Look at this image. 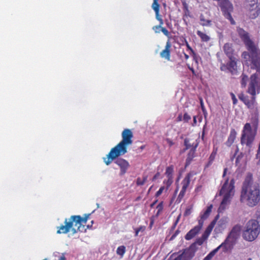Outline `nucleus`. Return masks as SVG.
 I'll list each match as a JSON object with an SVG mask.
<instances>
[{
  "label": "nucleus",
  "instance_id": "16",
  "mask_svg": "<svg viewBox=\"0 0 260 260\" xmlns=\"http://www.w3.org/2000/svg\"><path fill=\"white\" fill-rule=\"evenodd\" d=\"M213 208V205L211 204L208 206L206 209V210L203 212V213H201L200 214V219L198 220V223H202V225L203 226L204 222L205 220L207 219L210 216L212 209Z\"/></svg>",
  "mask_w": 260,
  "mask_h": 260
},
{
  "label": "nucleus",
  "instance_id": "53",
  "mask_svg": "<svg viewBox=\"0 0 260 260\" xmlns=\"http://www.w3.org/2000/svg\"><path fill=\"white\" fill-rule=\"evenodd\" d=\"M197 116H194L193 117V123L192 124V125L193 126H194L197 125Z\"/></svg>",
  "mask_w": 260,
  "mask_h": 260
},
{
  "label": "nucleus",
  "instance_id": "3",
  "mask_svg": "<svg viewBox=\"0 0 260 260\" xmlns=\"http://www.w3.org/2000/svg\"><path fill=\"white\" fill-rule=\"evenodd\" d=\"M122 140L112 148L106 157L103 158L104 162L109 165L116 157L124 155L127 153V147L133 143V134L129 129H124L121 134Z\"/></svg>",
  "mask_w": 260,
  "mask_h": 260
},
{
  "label": "nucleus",
  "instance_id": "20",
  "mask_svg": "<svg viewBox=\"0 0 260 260\" xmlns=\"http://www.w3.org/2000/svg\"><path fill=\"white\" fill-rule=\"evenodd\" d=\"M230 239V238L227 237L224 241L215 249H217L218 251L220 249H221L222 252H226L230 247V245L229 244Z\"/></svg>",
  "mask_w": 260,
  "mask_h": 260
},
{
  "label": "nucleus",
  "instance_id": "29",
  "mask_svg": "<svg viewBox=\"0 0 260 260\" xmlns=\"http://www.w3.org/2000/svg\"><path fill=\"white\" fill-rule=\"evenodd\" d=\"M217 252V249L213 250L203 259V260H211Z\"/></svg>",
  "mask_w": 260,
  "mask_h": 260
},
{
  "label": "nucleus",
  "instance_id": "60",
  "mask_svg": "<svg viewBox=\"0 0 260 260\" xmlns=\"http://www.w3.org/2000/svg\"><path fill=\"white\" fill-rule=\"evenodd\" d=\"M227 171H228V168H224V170H223V173L222 175L223 177H224L225 176Z\"/></svg>",
  "mask_w": 260,
  "mask_h": 260
},
{
  "label": "nucleus",
  "instance_id": "6",
  "mask_svg": "<svg viewBox=\"0 0 260 260\" xmlns=\"http://www.w3.org/2000/svg\"><path fill=\"white\" fill-rule=\"evenodd\" d=\"M258 124V119L255 116L251 119V123H246L242 131L240 142L242 145L252 147L254 141Z\"/></svg>",
  "mask_w": 260,
  "mask_h": 260
},
{
  "label": "nucleus",
  "instance_id": "7",
  "mask_svg": "<svg viewBox=\"0 0 260 260\" xmlns=\"http://www.w3.org/2000/svg\"><path fill=\"white\" fill-rule=\"evenodd\" d=\"M229 178H226L219 191V196H223V197L218 210L219 212H222L226 209L234 195L235 180L232 179L230 182H229Z\"/></svg>",
  "mask_w": 260,
  "mask_h": 260
},
{
  "label": "nucleus",
  "instance_id": "19",
  "mask_svg": "<svg viewBox=\"0 0 260 260\" xmlns=\"http://www.w3.org/2000/svg\"><path fill=\"white\" fill-rule=\"evenodd\" d=\"M182 5H183V10H184V12L182 19H183V20L184 23L185 24V25L188 26V22L187 20V19L188 17L190 16V12L188 9V5L185 2H183L182 3Z\"/></svg>",
  "mask_w": 260,
  "mask_h": 260
},
{
  "label": "nucleus",
  "instance_id": "45",
  "mask_svg": "<svg viewBox=\"0 0 260 260\" xmlns=\"http://www.w3.org/2000/svg\"><path fill=\"white\" fill-rule=\"evenodd\" d=\"M218 215H217L214 220H213L211 223L209 224V226L212 229H213L216 223V221H217V220L218 219Z\"/></svg>",
  "mask_w": 260,
  "mask_h": 260
},
{
  "label": "nucleus",
  "instance_id": "41",
  "mask_svg": "<svg viewBox=\"0 0 260 260\" xmlns=\"http://www.w3.org/2000/svg\"><path fill=\"white\" fill-rule=\"evenodd\" d=\"M190 119V116L187 113H185L183 115V120L185 122H188Z\"/></svg>",
  "mask_w": 260,
  "mask_h": 260
},
{
  "label": "nucleus",
  "instance_id": "55",
  "mask_svg": "<svg viewBox=\"0 0 260 260\" xmlns=\"http://www.w3.org/2000/svg\"><path fill=\"white\" fill-rule=\"evenodd\" d=\"M209 236V235L204 232V233L203 234V235L202 236V237L203 239H204L205 240H206L208 239Z\"/></svg>",
  "mask_w": 260,
  "mask_h": 260
},
{
  "label": "nucleus",
  "instance_id": "58",
  "mask_svg": "<svg viewBox=\"0 0 260 260\" xmlns=\"http://www.w3.org/2000/svg\"><path fill=\"white\" fill-rule=\"evenodd\" d=\"M177 121H181L183 120L182 114H180L178 115V116L177 118Z\"/></svg>",
  "mask_w": 260,
  "mask_h": 260
},
{
  "label": "nucleus",
  "instance_id": "57",
  "mask_svg": "<svg viewBox=\"0 0 260 260\" xmlns=\"http://www.w3.org/2000/svg\"><path fill=\"white\" fill-rule=\"evenodd\" d=\"M256 158L257 159H259V160H260V148H258L257 153L256 154Z\"/></svg>",
  "mask_w": 260,
  "mask_h": 260
},
{
  "label": "nucleus",
  "instance_id": "8",
  "mask_svg": "<svg viewBox=\"0 0 260 260\" xmlns=\"http://www.w3.org/2000/svg\"><path fill=\"white\" fill-rule=\"evenodd\" d=\"M260 232L258 222L254 219L250 220L246 224V230L243 232V238L249 241H252L258 236Z\"/></svg>",
  "mask_w": 260,
  "mask_h": 260
},
{
  "label": "nucleus",
  "instance_id": "44",
  "mask_svg": "<svg viewBox=\"0 0 260 260\" xmlns=\"http://www.w3.org/2000/svg\"><path fill=\"white\" fill-rule=\"evenodd\" d=\"M218 215H217L214 220H213L211 223L209 224V226L212 229H213L216 223V221H217V220L218 219Z\"/></svg>",
  "mask_w": 260,
  "mask_h": 260
},
{
  "label": "nucleus",
  "instance_id": "24",
  "mask_svg": "<svg viewBox=\"0 0 260 260\" xmlns=\"http://www.w3.org/2000/svg\"><path fill=\"white\" fill-rule=\"evenodd\" d=\"M194 150H190L188 154L187 157L186 159L185 166H187L190 164V162L192 160V158L194 157Z\"/></svg>",
  "mask_w": 260,
  "mask_h": 260
},
{
  "label": "nucleus",
  "instance_id": "59",
  "mask_svg": "<svg viewBox=\"0 0 260 260\" xmlns=\"http://www.w3.org/2000/svg\"><path fill=\"white\" fill-rule=\"evenodd\" d=\"M58 260H66V258L64 254H62L61 256L58 258Z\"/></svg>",
  "mask_w": 260,
  "mask_h": 260
},
{
  "label": "nucleus",
  "instance_id": "25",
  "mask_svg": "<svg viewBox=\"0 0 260 260\" xmlns=\"http://www.w3.org/2000/svg\"><path fill=\"white\" fill-rule=\"evenodd\" d=\"M174 172V166L173 165H171L166 168L165 175L167 177V178H173V174Z\"/></svg>",
  "mask_w": 260,
  "mask_h": 260
},
{
  "label": "nucleus",
  "instance_id": "64",
  "mask_svg": "<svg viewBox=\"0 0 260 260\" xmlns=\"http://www.w3.org/2000/svg\"><path fill=\"white\" fill-rule=\"evenodd\" d=\"M206 230L207 231L210 232V233H211L212 231L213 230V229H212L210 227H209V226H208Z\"/></svg>",
  "mask_w": 260,
  "mask_h": 260
},
{
  "label": "nucleus",
  "instance_id": "62",
  "mask_svg": "<svg viewBox=\"0 0 260 260\" xmlns=\"http://www.w3.org/2000/svg\"><path fill=\"white\" fill-rule=\"evenodd\" d=\"M158 200H155L151 205H150V207L151 208H153L155 205L156 204V203L157 202Z\"/></svg>",
  "mask_w": 260,
  "mask_h": 260
},
{
  "label": "nucleus",
  "instance_id": "37",
  "mask_svg": "<svg viewBox=\"0 0 260 260\" xmlns=\"http://www.w3.org/2000/svg\"><path fill=\"white\" fill-rule=\"evenodd\" d=\"M205 241L206 240L201 237V238L197 239L193 243H194L195 246H196L197 244L199 245H202Z\"/></svg>",
  "mask_w": 260,
  "mask_h": 260
},
{
  "label": "nucleus",
  "instance_id": "1",
  "mask_svg": "<svg viewBox=\"0 0 260 260\" xmlns=\"http://www.w3.org/2000/svg\"><path fill=\"white\" fill-rule=\"evenodd\" d=\"M237 31L247 50L241 55L244 63L260 73V49L250 39L248 32L239 27H237Z\"/></svg>",
  "mask_w": 260,
  "mask_h": 260
},
{
  "label": "nucleus",
  "instance_id": "22",
  "mask_svg": "<svg viewBox=\"0 0 260 260\" xmlns=\"http://www.w3.org/2000/svg\"><path fill=\"white\" fill-rule=\"evenodd\" d=\"M217 151H218V148L214 147L213 151L209 157L208 161L206 165V168L209 167L212 164L213 162L214 161V160L215 159L216 155L217 154Z\"/></svg>",
  "mask_w": 260,
  "mask_h": 260
},
{
  "label": "nucleus",
  "instance_id": "34",
  "mask_svg": "<svg viewBox=\"0 0 260 260\" xmlns=\"http://www.w3.org/2000/svg\"><path fill=\"white\" fill-rule=\"evenodd\" d=\"M162 25H160L159 23V25H155L153 27L152 29L156 34H159L161 31V28H162Z\"/></svg>",
  "mask_w": 260,
  "mask_h": 260
},
{
  "label": "nucleus",
  "instance_id": "9",
  "mask_svg": "<svg viewBox=\"0 0 260 260\" xmlns=\"http://www.w3.org/2000/svg\"><path fill=\"white\" fill-rule=\"evenodd\" d=\"M196 174L197 173L196 172L190 171L186 175L184 179L182 180L181 183V185L182 186L181 190L176 200V202L177 203H180L181 202L185 194L187 188L189 186L191 178Z\"/></svg>",
  "mask_w": 260,
  "mask_h": 260
},
{
  "label": "nucleus",
  "instance_id": "15",
  "mask_svg": "<svg viewBox=\"0 0 260 260\" xmlns=\"http://www.w3.org/2000/svg\"><path fill=\"white\" fill-rule=\"evenodd\" d=\"M171 44L169 40L166 43L165 48L160 53V56L161 58H165L169 61L171 59Z\"/></svg>",
  "mask_w": 260,
  "mask_h": 260
},
{
  "label": "nucleus",
  "instance_id": "36",
  "mask_svg": "<svg viewBox=\"0 0 260 260\" xmlns=\"http://www.w3.org/2000/svg\"><path fill=\"white\" fill-rule=\"evenodd\" d=\"M159 11H155V18L160 23V25L164 24L163 19L161 18V16L159 14Z\"/></svg>",
  "mask_w": 260,
  "mask_h": 260
},
{
  "label": "nucleus",
  "instance_id": "38",
  "mask_svg": "<svg viewBox=\"0 0 260 260\" xmlns=\"http://www.w3.org/2000/svg\"><path fill=\"white\" fill-rule=\"evenodd\" d=\"M243 156L244 154L242 152H241L238 155L235 161L236 165L237 166L239 165L240 161L241 159L243 158Z\"/></svg>",
  "mask_w": 260,
  "mask_h": 260
},
{
  "label": "nucleus",
  "instance_id": "11",
  "mask_svg": "<svg viewBox=\"0 0 260 260\" xmlns=\"http://www.w3.org/2000/svg\"><path fill=\"white\" fill-rule=\"evenodd\" d=\"M230 61L225 64L222 63L220 66V70L222 71H228L232 75L237 74V61L238 59L236 57L229 58Z\"/></svg>",
  "mask_w": 260,
  "mask_h": 260
},
{
  "label": "nucleus",
  "instance_id": "31",
  "mask_svg": "<svg viewBox=\"0 0 260 260\" xmlns=\"http://www.w3.org/2000/svg\"><path fill=\"white\" fill-rule=\"evenodd\" d=\"M158 0H153V2L152 5V8L155 11H159L160 5L158 3Z\"/></svg>",
  "mask_w": 260,
  "mask_h": 260
},
{
  "label": "nucleus",
  "instance_id": "46",
  "mask_svg": "<svg viewBox=\"0 0 260 260\" xmlns=\"http://www.w3.org/2000/svg\"><path fill=\"white\" fill-rule=\"evenodd\" d=\"M165 189V186H161L159 190L155 193V196L157 198L163 192Z\"/></svg>",
  "mask_w": 260,
  "mask_h": 260
},
{
  "label": "nucleus",
  "instance_id": "28",
  "mask_svg": "<svg viewBox=\"0 0 260 260\" xmlns=\"http://www.w3.org/2000/svg\"><path fill=\"white\" fill-rule=\"evenodd\" d=\"M125 247L124 246H120L117 248L116 253L118 255L122 256L125 253Z\"/></svg>",
  "mask_w": 260,
  "mask_h": 260
},
{
  "label": "nucleus",
  "instance_id": "48",
  "mask_svg": "<svg viewBox=\"0 0 260 260\" xmlns=\"http://www.w3.org/2000/svg\"><path fill=\"white\" fill-rule=\"evenodd\" d=\"M230 94H231L232 101H233V104L234 105H236L237 104L238 101L236 98L235 95L233 92H231L230 93Z\"/></svg>",
  "mask_w": 260,
  "mask_h": 260
},
{
  "label": "nucleus",
  "instance_id": "27",
  "mask_svg": "<svg viewBox=\"0 0 260 260\" xmlns=\"http://www.w3.org/2000/svg\"><path fill=\"white\" fill-rule=\"evenodd\" d=\"M241 84L242 87H245L247 84V81L248 80V76L244 74H242L241 76Z\"/></svg>",
  "mask_w": 260,
  "mask_h": 260
},
{
  "label": "nucleus",
  "instance_id": "42",
  "mask_svg": "<svg viewBox=\"0 0 260 260\" xmlns=\"http://www.w3.org/2000/svg\"><path fill=\"white\" fill-rule=\"evenodd\" d=\"M218 215H217L214 220H213L211 223L209 224V226L212 229H213L216 223V221H217V220L218 219Z\"/></svg>",
  "mask_w": 260,
  "mask_h": 260
},
{
  "label": "nucleus",
  "instance_id": "47",
  "mask_svg": "<svg viewBox=\"0 0 260 260\" xmlns=\"http://www.w3.org/2000/svg\"><path fill=\"white\" fill-rule=\"evenodd\" d=\"M191 210H192V207L187 208L185 209V211L184 212V215L185 216L189 215L191 213Z\"/></svg>",
  "mask_w": 260,
  "mask_h": 260
},
{
  "label": "nucleus",
  "instance_id": "32",
  "mask_svg": "<svg viewBox=\"0 0 260 260\" xmlns=\"http://www.w3.org/2000/svg\"><path fill=\"white\" fill-rule=\"evenodd\" d=\"M146 180H147V177H143V179H141L140 178H138L137 179L136 184L137 185H143V184H144V183H145Z\"/></svg>",
  "mask_w": 260,
  "mask_h": 260
},
{
  "label": "nucleus",
  "instance_id": "40",
  "mask_svg": "<svg viewBox=\"0 0 260 260\" xmlns=\"http://www.w3.org/2000/svg\"><path fill=\"white\" fill-rule=\"evenodd\" d=\"M184 145L185 146V150L190 148L191 147L190 143H189V140L187 138L185 139L184 141Z\"/></svg>",
  "mask_w": 260,
  "mask_h": 260
},
{
  "label": "nucleus",
  "instance_id": "50",
  "mask_svg": "<svg viewBox=\"0 0 260 260\" xmlns=\"http://www.w3.org/2000/svg\"><path fill=\"white\" fill-rule=\"evenodd\" d=\"M180 231L179 230H177L175 231L174 234L171 236L170 238V240H173L175 238V237L180 233Z\"/></svg>",
  "mask_w": 260,
  "mask_h": 260
},
{
  "label": "nucleus",
  "instance_id": "30",
  "mask_svg": "<svg viewBox=\"0 0 260 260\" xmlns=\"http://www.w3.org/2000/svg\"><path fill=\"white\" fill-rule=\"evenodd\" d=\"M161 31L168 38V40L170 41L172 38V35L168 30L166 28L162 27L161 28Z\"/></svg>",
  "mask_w": 260,
  "mask_h": 260
},
{
  "label": "nucleus",
  "instance_id": "35",
  "mask_svg": "<svg viewBox=\"0 0 260 260\" xmlns=\"http://www.w3.org/2000/svg\"><path fill=\"white\" fill-rule=\"evenodd\" d=\"M146 229L145 226H140V227L135 229V236H138L140 232H144Z\"/></svg>",
  "mask_w": 260,
  "mask_h": 260
},
{
  "label": "nucleus",
  "instance_id": "4",
  "mask_svg": "<svg viewBox=\"0 0 260 260\" xmlns=\"http://www.w3.org/2000/svg\"><path fill=\"white\" fill-rule=\"evenodd\" d=\"M256 90L257 93L260 91V73L256 72L250 76L249 82L248 85V88L246 92L251 95V99L249 97L243 93H241L238 95V98L240 101L249 109H252L255 103Z\"/></svg>",
  "mask_w": 260,
  "mask_h": 260
},
{
  "label": "nucleus",
  "instance_id": "2",
  "mask_svg": "<svg viewBox=\"0 0 260 260\" xmlns=\"http://www.w3.org/2000/svg\"><path fill=\"white\" fill-rule=\"evenodd\" d=\"M240 201L250 207L255 206L260 201L259 186L258 184L253 183L251 173L247 174L243 183Z\"/></svg>",
  "mask_w": 260,
  "mask_h": 260
},
{
  "label": "nucleus",
  "instance_id": "61",
  "mask_svg": "<svg viewBox=\"0 0 260 260\" xmlns=\"http://www.w3.org/2000/svg\"><path fill=\"white\" fill-rule=\"evenodd\" d=\"M256 216L257 219L260 220V211H258L256 213Z\"/></svg>",
  "mask_w": 260,
  "mask_h": 260
},
{
  "label": "nucleus",
  "instance_id": "10",
  "mask_svg": "<svg viewBox=\"0 0 260 260\" xmlns=\"http://www.w3.org/2000/svg\"><path fill=\"white\" fill-rule=\"evenodd\" d=\"M248 15L251 19L257 17L260 13V0H246Z\"/></svg>",
  "mask_w": 260,
  "mask_h": 260
},
{
  "label": "nucleus",
  "instance_id": "51",
  "mask_svg": "<svg viewBox=\"0 0 260 260\" xmlns=\"http://www.w3.org/2000/svg\"><path fill=\"white\" fill-rule=\"evenodd\" d=\"M166 141L170 147H171L174 144V142L169 138H167Z\"/></svg>",
  "mask_w": 260,
  "mask_h": 260
},
{
  "label": "nucleus",
  "instance_id": "17",
  "mask_svg": "<svg viewBox=\"0 0 260 260\" xmlns=\"http://www.w3.org/2000/svg\"><path fill=\"white\" fill-rule=\"evenodd\" d=\"M241 230V225L237 224L235 225L232 229L228 237L230 239H235L240 233Z\"/></svg>",
  "mask_w": 260,
  "mask_h": 260
},
{
  "label": "nucleus",
  "instance_id": "21",
  "mask_svg": "<svg viewBox=\"0 0 260 260\" xmlns=\"http://www.w3.org/2000/svg\"><path fill=\"white\" fill-rule=\"evenodd\" d=\"M223 50L228 56L229 58L234 57L233 54V49L232 47V45L230 43H225L223 46Z\"/></svg>",
  "mask_w": 260,
  "mask_h": 260
},
{
  "label": "nucleus",
  "instance_id": "43",
  "mask_svg": "<svg viewBox=\"0 0 260 260\" xmlns=\"http://www.w3.org/2000/svg\"><path fill=\"white\" fill-rule=\"evenodd\" d=\"M218 215H217L214 220H213L211 223L209 224V226L212 229H213L216 223V221H217V220L218 219Z\"/></svg>",
  "mask_w": 260,
  "mask_h": 260
},
{
  "label": "nucleus",
  "instance_id": "54",
  "mask_svg": "<svg viewBox=\"0 0 260 260\" xmlns=\"http://www.w3.org/2000/svg\"><path fill=\"white\" fill-rule=\"evenodd\" d=\"M160 176V173L159 172H157L156 173V174L153 176L152 178V181H154L155 180H156Z\"/></svg>",
  "mask_w": 260,
  "mask_h": 260
},
{
  "label": "nucleus",
  "instance_id": "63",
  "mask_svg": "<svg viewBox=\"0 0 260 260\" xmlns=\"http://www.w3.org/2000/svg\"><path fill=\"white\" fill-rule=\"evenodd\" d=\"M188 68H189V69L191 71L192 74L195 75V71L193 69V68L189 67Z\"/></svg>",
  "mask_w": 260,
  "mask_h": 260
},
{
  "label": "nucleus",
  "instance_id": "14",
  "mask_svg": "<svg viewBox=\"0 0 260 260\" xmlns=\"http://www.w3.org/2000/svg\"><path fill=\"white\" fill-rule=\"evenodd\" d=\"M202 227V223H198V225L195 226L186 234L185 239L186 240H190L192 239L199 233Z\"/></svg>",
  "mask_w": 260,
  "mask_h": 260
},
{
  "label": "nucleus",
  "instance_id": "56",
  "mask_svg": "<svg viewBox=\"0 0 260 260\" xmlns=\"http://www.w3.org/2000/svg\"><path fill=\"white\" fill-rule=\"evenodd\" d=\"M183 258V254L181 253L177 257L174 258L173 260H182Z\"/></svg>",
  "mask_w": 260,
  "mask_h": 260
},
{
  "label": "nucleus",
  "instance_id": "5",
  "mask_svg": "<svg viewBox=\"0 0 260 260\" xmlns=\"http://www.w3.org/2000/svg\"><path fill=\"white\" fill-rule=\"evenodd\" d=\"M90 215V214H85L83 217L80 215H72L70 218H66L64 222V225H61L57 228V233L67 234L70 231L73 234H75L78 231L82 232L84 228V225L82 226V224L86 223Z\"/></svg>",
  "mask_w": 260,
  "mask_h": 260
},
{
  "label": "nucleus",
  "instance_id": "13",
  "mask_svg": "<svg viewBox=\"0 0 260 260\" xmlns=\"http://www.w3.org/2000/svg\"><path fill=\"white\" fill-rule=\"evenodd\" d=\"M198 247L194 243L191 244L189 247L183 249V257L185 260H191L195 255Z\"/></svg>",
  "mask_w": 260,
  "mask_h": 260
},
{
  "label": "nucleus",
  "instance_id": "49",
  "mask_svg": "<svg viewBox=\"0 0 260 260\" xmlns=\"http://www.w3.org/2000/svg\"><path fill=\"white\" fill-rule=\"evenodd\" d=\"M186 46L187 49L191 51V52L193 54V55L194 56H195L196 53H195L194 51H193L192 48L190 47V46L189 45V44L187 42H186Z\"/></svg>",
  "mask_w": 260,
  "mask_h": 260
},
{
  "label": "nucleus",
  "instance_id": "39",
  "mask_svg": "<svg viewBox=\"0 0 260 260\" xmlns=\"http://www.w3.org/2000/svg\"><path fill=\"white\" fill-rule=\"evenodd\" d=\"M172 182H173V178H168L167 180L164 181V183L166 184V185L167 186V189H168V188L171 185Z\"/></svg>",
  "mask_w": 260,
  "mask_h": 260
},
{
  "label": "nucleus",
  "instance_id": "18",
  "mask_svg": "<svg viewBox=\"0 0 260 260\" xmlns=\"http://www.w3.org/2000/svg\"><path fill=\"white\" fill-rule=\"evenodd\" d=\"M237 136V132L234 128H232L230 131V135L228 140L225 142V145L230 147L234 142Z\"/></svg>",
  "mask_w": 260,
  "mask_h": 260
},
{
  "label": "nucleus",
  "instance_id": "12",
  "mask_svg": "<svg viewBox=\"0 0 260 260\" xmlns=\"http://www.w3.org/2000/svg\"><path fill=\"white\" fill-rule=\"evenodd\" d=\"M115 159L116 160L114 162L118 166L120 169L119 175L123 176L127 172L128 169L129 168V164L126 160L122 158L117 157Z\"/></svg>",
  "mask_w": 260,
  "mask_h": 260
},
{
  "label": "nucleus",
  "instance_id": "23",
  "mask_svg": "<svg viewBox=\"0 0 260 260\" xmlns=\"http://www.w3.org/2000/svg\"><path fill=\"white\" fill-rule=\"evenodd\" d=\"M197 34L200 38L202 42H208L210 40V37L208 35L200 30H198Z\"/></svg>",
  "mask_w": 260,
  "mask_h": 260
},
{
  "label": "nucleus",
  "instance_id": "26",
  "mask_svg": "<svg viewBox=\"0 0 260 260\" xmlns=\"http://www.w3.org/2000/svg\"><path fill=\"white\" fill-rule=\"evenodd\" d=\"M200 20L201 21L200 24L202 26H210L211 24V21L210 20H206L203 15L200 16Z\"/></svg>",
  "mask_w": 260,
  "mask_h": 260
},
{
  "label": "nucleus",
  "instance_id": "33",
  "mask_svg": "<svg viewBox=\"0 0 260 260\" xmlns=\"http://www.w3.org/2000/svg\"><path fill=\"white\" fill-rule=\"evenodd\" d=\"M156 209L157 210V215H159L160 213H161L164 209V203L162 201L160 202L156 207Z\"/></svg>",
  "mask_w": 260,
  "mask_h": 260
},
{
  "label": "nucleus",
  "instance_id": "52",
  "mask_svg": "<svg viewBox=\"0 0 260 260\" xmlns=\"http://www.w3.org/2000/svg\"><path fill=\"white\" fill-rule=\"evenodd\" d=\"M200 103H201V106L202 110L203 112L205 113V108L204 106L203 100L202 99H200Z\"/></svg>",
  "mask_w": 260,
  "mask_h": 260
}]
</instances>
